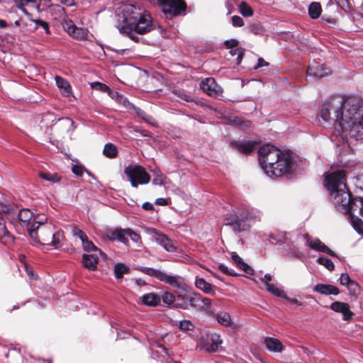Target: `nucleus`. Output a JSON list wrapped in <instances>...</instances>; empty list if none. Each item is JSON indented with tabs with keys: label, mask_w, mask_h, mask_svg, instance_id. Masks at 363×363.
Returning a JSON list of instances; mask_svg holds the SVG:
<instances>
[{
	"label": "nucleus",
	"mask_w": 363,
	"mask_h": 363,
	"mask_svg": "<svg viewBox=\"0 0 363 363\" xmlns=\"http://www.w3.org/2000/svg\"><path fill=\"white\" fill-rule=\"evenodd\" d=\"M230 54L232 56L237 55L236 63L239 65L241 62L244 52L242 49L236 48L235 47L231 48V50H230Z\"/></svg>",
	"instance_id": "49530a36"
},
{
	"label": "nucleus",
	"mask_w": 363,
	"mask_h": 363,
	"mask_svg": "<svg viewBox=\"0 0 363 363\" xmlns=\"http://www.w3.org/2000/svg\"><path fill=\"white\" fill-rule=\"evenodd\" d=\"M179 327L182 330H192L194 325L191 320H183L180 321Z\"/></svg>",
	"instance_id": "de8ad7c7"
},
{
	"label": "nucleus",
	"mask_w": 363,
	"mask_h": 363,
	"mask_svg": "<svg viewBox=\"0 0 363 363\" xmlns=\"http://www.w3.org/2000/svg\"><path fill=\"white\" fill-rule=\"evenodd\" d=\"M303 238L306 242V245L311 247L312 250L321 252L327 254L332 257H336V255L333 252L328 246H326L323 242L318 238H312L308 235H304Z\"/></svg>",
	"instance_id": "2eb2a0df"
},
{
	"label": "nucleus",
	"mask_w": 363,
	"mask_h": 363,
	"mask_svg": "<svg viewBox=\"0 0 363 363\" xmlns=\"http://www.w3.org/2000/svg\"><path fill=\"white\" fill-rule=\"evenodd\" d=\"M64 240V235L60 231L54 232L52 231V234H51L50 241L52 243V245L57 249L62 245V241Z\"/></svg>",
	"instance_id": "2f4dec72"
},
{
	"label": "nucleus",
	"mask_w": 363,
	"mask_h": 363,
	"mask_svg": "<svg viewBox=\"0 0 363 363\" xmlns=\"http://www.w3.org/2000/svg\"><path fill=\"white\" fill-rule=\"evenodd\" d=\"M259 216V212L257 210L247 209L242 212L230 214V218H228L225 225H230L235 232L247 230L251 226L250 221Z\"/></svg>",
	"instance_id": "39448f33"
},
{
	"label": "nucleus",
	"mask_w": 363,
	"mask_h": 363,
	"mask_svg": "<svg viewBox=\"0 0 363 363\" xmlns=\"http://www.w3.org/2000/svg\"><path fill=\"white\" fill-rule=\"evenodd\" d=\"M160 298L162 300L164 304L167 306H172L174 303L176 301L175 296L172 293L168 291L163 292Z\"/></svg>",
	"instance_id": "58836bf2"
},
{
	"label": "nucleus",
	"mask_w": 363,
	"mask_h": 363,
	"mask_svg": "<svg viewBox=\"0 0 363 363\" xmlns=\"http://www.w3.org/2000/svg\"><path fill=\"white\" fill-rule=\"evenodd\" d=\"M319 114L328 125L338 128L343 138L363 141V105L335 99L323 104Z\"/></svg>",
	"instance_id": "f257e3e1"
},
{
	"label": "nucleus",
	"mask_w": 363,
	"mask_h": 363,
	"mask_svg": "<svg viewBox=\"0 0 363 363\" xmlns=\"http://www.w3.org/2000/svg\"><path fill=\"white\" fill-rule=\"evenodd\" d=\"M143 119L147 123L153 125V126H155L157 125V123L155 121V120L151 116H149V115H147L145 113V115L143 117Z\"/></svg>",
	"instance_id": "69168bd1"
},
{
	"label": "nucleus",
	"mask_w": 363,
	"mask_h": 363,
	"mask_svg": "<svg viewBox=\"0 0 363 363\" xmlns=\"http://www.w3.org/2000/svg\"><path fill=\"white\" fill-rule=\"evenodd\" d=\"M160 281H163L178 289L184 290L186 284L182 277L178 275H170L162 272Z\"/></svg>",
	"instance_id": "f3484780"
},
{
	"label": "nucleus",
	"mask_w": 363,
	"mask_h": 363,
	"mask_svg": "<svg viewBox=\"0 0 363 363\" xmlns=\"http://www.w3.org/2000/svg\"><path fill=\"white\" fill-rule=\"evenodd\" d=\"M231 145L239 152L248 154L256 147L257 143L252 140H236L232 142Z\"/></svg>",
	"instance_id": "aec40b11"
},
{
	"label": "nucleus",
	"mask_w": 363,
	"mask_h": 363,
	"mask_svg": "<svg viewBox=\"0 0 363 363\" xmlns=\"http://www.w3.org/2000/svg\"><path fill=\"white\" fill-rule=\"evenodd\" d=\"M103 152L107 157L113 158L117 155L118 151L114 145L108 143L104 146Z\"/></svg>",
	"instance_id": "4c0bfd02"
},
{
	"label": "nucleus",
	"mask_w": 363,
	"mask_h": 363,
	"mask_svg": "<svg viewBox=\"0 0 363 363\" xmlns=\"http://www.w3.org/2000/svg\"><path fill=\"white\" fill-rule=\"evenodd\" d=\"M63 29L72 38L79 40H84L88 35V30L82 27H77L74 25V22L68 18H64L62 21Z\"/></svg>",
	"instance_id": "9d476101"
},
{
	"label": "nucleus",
	"mask_w": 363,
	"mask_h": 363,
	"mask_svg": "<svg viewBox=\"0 0 363 363\" xmlns=\"http://www.w3.org/2000/svg\"><path fill=\"white\" fill-rule=\"evenodd\" d=\"M160 296L155 293H148L143 296V302L146 306H157L160 303Z\"/></svg>",
	"instance_id": "393cba45"
},
{
	"label": "nucleus",
	"mask_w": 363,
	"mask_h": 363,
	"mask_svg": "<svg viewBox=\"0 0 363 363\" xmlns=\"http://www.w3.org/2000/svg\"><path fill=\"white\" fill-rule=\"evenodd\" d=\"M289 233L285 231H277L270 234V238L277 243L286 242L288 241Z\"/></svg>",
	"instance_id": "f704fd0d"
},
{
	"label": "nucleus",
	"mask_w": 363,
	"mask_h": 363,
	"mask_svg": "<svg viewBox=\"0 0 363 363\" xmlns=\"http://www.w3.org/2000/svg\"><path fill=\"white\" fill-rule=\"evenodd\" d=\"M217 321L224 325V326H229L231 323V318L230 315L228 313L225 312H221L217 314L216 316Z\"/></svg>",
	"instance_id": "e433bc0d"
},
{
	"label": "nucleus",
	"mask_w": 363,
	"mask_h": 363,
	"mask_svg": "<svg viewBox=\"0 0 363 363\" xmlns=\"http://www.w3.org/2000/svg\"><path fill=\"white\" fill-rule=\"evenodd\" d=\"M146 233L152 235V240L158 245H161L166 251L174 252L177 250V247L174 242L168 238L165 235L159 233L156 229L148 228L145 230Z\"/></svg>",
	"instance_id": "9b49d317"
},
{
	"label": "nucleus",
	"mask_w": 363,
	"mask_h": 363,
	"mask_svg": "<svg viewBox=\"0 0 363 363\" xmlns=\"http://www.w3.org/2000/svg\"><path fill=\"white\" fill-rule=\"evenodd\" d=\"M118 103L122 104L125 107L128 108H131L133 107V104L130 103L125 97L123 96L122 98H121V100H119Z\"/></svg>",
	"instance_id": "338daca9"
},
{
	"label": "nucleus",
	"mask_w": 363,
	"mask_h": 363,
	"mask_svg": "<svg viewBox=\"0 0 363 363\" xmlns=\"http://www.w3.org/2000/svg\"><path fill=\"white\" fill-rule=\"evenodd\" d=\"M222 342L223 341L218 334L206 333L201 336L197 342V346L200 350L210 353L217 351Z\"/></svg>",
	"instance_id": "6e6552de"
},
{
	"label": "nucleus",
	"mask_w": 363,
	"mask_h": 363,
	"mask_svg": "<svg viewBox=\"0 0 363 363\" xmlns=\"http://www.w3.org/2000/svg\"><path fill=\"white\" fill-rule=\"evenodd\" d=\"M23 209H16L10 208L4 203L0 202V216H5L13 224H21V213Z\"/></svg>",
	"instance_id": "f8f14e48"
},
{
	"label": "nucleus",
	"mask_w": 363,
	"mask_h": 363,
	"mask_svg": "<svg viewBox=\"0 0 363 363\" xmlns=\"http://www.w3.org/2000/svg\"><path fill=\"white\" fill-rule=\"evenodd\" d=\"M72 171L77 176H82L83 174V168L76 164L73 165Z\"/></svg>",
	"instance_id": "0e129e2a"
},
{
	"label": "nucleus",
	"mask_w": 363,
	"mask_h": 363,
	"mask_svg": "<svg viewBox=\"0 0 363 363\" xmlns=\"http://www.w3.org/2000/svg\"><path fill=\"white\" fill-rule=\"evenodd\" d=\"M124 173L128 177L133 187L137 188L138 184L149 183L150 177L141 166H128L125 168Z\"/></svg>",
	"instance_id": "0eeeda50"
},
{
	"label": "nucleus",
	"mask_w": 363,
	"mask_h": 363,
	"mask_svg": "<svg viewBox=\"0 0 363 363\" xmlns=\"http://www.w3.org/2000/svg\"><path fill=\"white\" fill-rule=\"evenodd\" d=\"M125 234L128 236H129L133 242H138L140 238L139 235L137 234L136 233H135L134 231H133L131 229H126Z\"/></svg>",
	"instance_id": "4d7b16f0"
},
{
	"label": "nucleus",
	"mask_w": 363,
	"mask_h": 363,
	"mask_svg": "<svg viewBox=\"0 0 363 363\" xmlns=\"http://www.w3.org/2000/svg\"><path fill=\"white\" fill-rule=\"evenodd\" d=\"M40 176L43 179L49 182H57L60 181V177L57 174L43 173Z\"/></svg>",
	"instance_id": "09e8293b"
},
{
	"label": "nucleus",
	"mask_w": 363,
	"mask_h": 363,
	"mask_svg": "<svg viewBox=\"0 0 363 363\" xmlns=\"http://www.w3.org/2000/svg\"><path fill=\"white\" fill-rule=\"evenodd\" d=\"M346 179L343 169H331L325 173L323 185L335 207L339 211L349 214L354 229L360 234L363 233V199L359 197L351 198Z\"/></svg>",
	"instance_id": "f03ea898"
},
{
	"label": "nucleus",
	"mask_w": 363,
	"mask_h": 363,
	"mask_svg": "<svg viewBox=\"0 0 363 363\" xmlns=\"http://www.w3.org/2000/svg\"><path fill=\"white\" fill-rule=\"evenodd\" d=\"M72 234L77 237L80 240H82L84 238L86 237V235L82 230L76 227L72 228Z\"/></svg>",
	"instance_id": "13d9d810"
},
{
	"label": "nucleus",
	"mask_w": 363,
	"mask_h": 363,
	"mask_svg": "<svg viewBox=\"0 0 363 363\" xmlns=\"http://www.w3.org/2000/svg\"><path fill=\"white\" fill-rule=\"evenodd\" d=\"M188 305L189 304L191 307L196 308L198 309L202 308L201 306V296L199 294H190L186 298Z\"/></svg>",
	"instance_id": "c9c22d12"
},
{
	"label": "nucleus",
	"mask_w": 363,
	"mask_h": 363,
	"mask_svg": "<svg viewBox=\"0 0 363 363\" xmlns=\"http://www.w3.org/2000/svg\"><path fill=\"white\" fill-rule=\"evenodd\" d=\"M264 343L266 347L270 352H279L282 350L283 346L281 342L276 338L267 337L265 338Z\"/></svg>",
	"instance_id": "5701e85b"
},
{
	"label": "nucleus",
	"mask_w": 363,
	"mask_h": 363,
	"mask_svg": "<svg viewBox=\"0 0 363 363\" xmlns=\"http://www.w3.org/2000/svg\"><path fill=\"white\" fill-rule=\"evenodd\" d=\"M258 161L264 173L269 177L289 175L295 168L294 158L289 152H283L269 144L258 150Z\"/></svg>",
	"instance_id": "20e7f679"
},
{
	"label": "nucleus",
	"mask_w": 363,
	"mask_h": 363,
	"mask_svg": "<svg viewBox=\"0 0 363 363\" xmlns=\"http://www.w3.org/2000/svg\"><path fill=\"white\" fill-rule=\"evenodd\" d=\"M99 254L83 255V266L90 271H94L99 259Z\"/></svg>",
	"instance_id": "4be33fe9"
},
{
	"label": "nucleus",
	"mask_w": 363,
	"mask_h": 363,
	"mask_svg": "<svg viewBox=\"0 0 363 363\" xmlns=\"http://www.w3.org/2000/svg\"><path fill=\"white\" fill-rule=\"evenodd\" d=\"M240 13L245 17H250L253 15L252 9L245 1H242L239 6Z\"/></svg>",
	"instance_id": "a19ab883"
},
{
	"label": "nucleus",
	"mask_w": 363,
	"mask_h": 363,
	"mask_svg": "<svg viewBox=\"0 0 363 363\" xmlns=\"http://www.w3.org/2000/svg\"><path fill=\"white\" fill-rule=\"evenodd\" d=\"M313 291L323 295H337L340 291L337 287L331 284H318Z\"/></svg>",
	"instance_id": "412c9836"
},
{
	"label": "nucleus",
	"mask_w": 363,
	"mask_h": 363,
	"mask_svg": "<svg viewBox=\"0 0 363 363\" xmlns=\"http://www.w3.org/2000/svg\"><path fill=\"white\" fill-rule=\"evenodd\" d=\"M317 262L319 264L323 265L329 271H333L335 268L333 262L328 258L320 257L317 259Z\"/></svg>",
	"instance_id": "79ce46f5"
},
{
	"label": "nucleus",
	"mask_w": 363,
	"mask_h": 363,
	"mask_svg": "<svg viewBox=\"0 0 363 363\" xmlns=\"http://www.w3.org/2000/svg\"><path fill=\"white\" fill-rule=\"evenodd\" d=\"M122 230L121 229H115L108 232L107 236L111 240H117L119 235L121 234Z\"/></svg>",
	"instance_id": "603ef678"
},
{
	"label": "nucleus",
	"mask_w": 363,
	"mask_h": 363,
	"mask_svg": "<svg viewBox=\"0 0 363 363\" xmlns=\"http://www.w3.org/2000/svg\"><path fill=\"white\" fill-rule=\"evenodd\" d=\"M200 87L211 96H218L223 92V89L213 77H208L203 80L200 84Z\"/></svg>",
	"instance_id": "ddd939ff"
},
{
	"label": "nucleus",
	"mask_w": 363,
	"mask_h": 363,
	"mask_svg": "<svg viewBox=\"0 0 363 363\" xmlns=\"http://www.w3.org/2000/svg\"><path fill=\"white\" fill-rule=\"evenodd\" d=\"M321 6L319 3L313 2L308 7V13L311 18L313 19L318 18L321 13Z\"/></svg>",
	"instance_id": "473e14b6"
},
{
	"label": "nucleus",
	"mask_w": 363,
	"mask_h": 363,
	"mask_svg": "<svg viewBox=\"0 0 363 363\" xmlns=\"http://www.w3.org/2000/svg\"><path fill=\"white\" fill-rule=\"evenodd\" d=\"M140 270L143 273L146 274H147V275H149L150 277H155V278H157L159 280L160 279V275L162 273V272L159 270V269H153V268L145 267H140Z\"/></svg>",
	"instance_id": "ea45409f"
},
{
	"label": "nucleus",
	"mask_w": 363,
	"mask_h": 363,
	"mask_svg": "<svg viewBox=\"0 0 363 363\" xmlns=\"http://www.w3.org/2000/svg\"><path fill=\"white\" fill-rule=\"evenodd\" d=\"M355 185L357 188L363 190V173L357 175Z\"/></svg>",
	"instance_id": "680f3d73"
},
{
	"label": "nucleus",
	"mask_w": 363,
	"mask_h": 363,
	"mask_svg": "<svg viewBox=\"0 0 363 363\" xmlns=\"http://www.w3.org/2000/svg\"><path fill=\"white\" fill-rule=\"evenodd\" d=\"M81 242L84 250L87 252H94L96 254H99L101 256L105 255L101 250H99L91 240L88 239L87 236L81 240Z\"/></svg>",
	"instance_id": "c85d7f7f"
},
{
	"label": "nucleus",
	"mask_w": 363,
	"mask_h": 363,
	"mask_svg": "<svg viewBox=\"0 0 363 363\" xmlns=\"http://www.w3.org/2000/svg\"><path fill=\"white\" fill-rule=\"evenodd\" d=\"M265 287L266 289L273 295L284 298H288V296L286 295L284 291L280 288L277 287L274 284L267 281Z\"/></svg>",
	"instance_id": "7c9ffc66"
},
{
	"label": "nucleus",
	"mask_w": 363,
	"mask_h": 363,
	"mask_svg": "<svg viewBox=\"0 0 363 363\" xmlns=\"http://www.w3.org/2000/svg\"><path fill=\"white\" fill-rule=\"evenodd\" d=\"M166 15L176 16L186 10V6L184 0H157Z\"/></svg>",
	"instance_id": "1a4fd4ad"
},
{
	"label": "nucleus",
	"mask_w": 363,
	"mask_h": 363,
	"mask_svg": "<svg viewBox=\"0 0 363 363\" xmlns=\"http://www.w3.org/2000/svg\"><path fill=\"white\" fill-rule=\"evenodd\" d=\"M54 230V227L52 223L44 221L40 225L38 228V237L39 240V244L36 246L45 244L50 240L51 234H52V231Z\"/></svg>",
	"instance_id": "dca6fc26"
},
{
	"label": "nucleus",
	"mask_w": 363,
	"mask_h": 363,
	"mask_svg": "<svg viewBox=\"0 0 363 363\" xmlns=\"http://www.w3.org/2000/svg\"><path fill=\"white\" fill-rule=\"evenodd\" d=\"M91 86L97 90L109 92L108 87L106 84L101 82H93L91 84Z\"/></svg>",
	"instance_id": "864d4df0"
},
{
	"label": "nucleus",
	"mask_w": 363,
	"mask_h": 363,
	"mask_svg": "<svg viewBox=\"0 0 363 363\" xmlns=\"http://www.w3.org/2000/svg\"><path fill=\"white\" fill-rule=\"evenodd\" d=\"M24 15L28 17V21L26 23V26L28 27L30 30H35L41 28L45 31L46 34L50 33V29L48 23L38 18H32L30 14L24 9Z\"/></svg>",
	"instance_id": "a211bd4d"
},
{
	"label": "nucleus",
	"mask_w": 363,
	"mask_h": 363,
	"mask_svg": "<svg viewBox=\"0 0 363 363\" xmlns=\"http://www.w3.org/2000/svg\"><path fill=\"white\" fill-rule=\"evenodd\" d=\"M120 11L122 20L117 28L133 41H138V34L144 35L154 28L150 13L139 4H123Z\"/></svg>",
	"instance_id": "7ed1b4c3"
},
{
	"label": "nucleus",
	"mask_w": 363,
	"mask_h": 363,
	"mask_svg": "<svg viewBox=\"0 0 363 363\" xmlns=\"http://www.w3.org/2000/svg\"><path fill=\"white\" fill-rule=\"evenodd\" d=\"M352 279H350V276L347 273H342L340 277V283L343 286H347Z\"/></svg>",
	"instance_id": "5fc2aeb1"
},
{
	"label": "nucleus",
	"mask_w": 363,
	"mask_h": 363,
	"mask_svg": "<svg viewBox=\"0 0 363 363\" xmlns=\"http://www.w3.org/2000/svg\"><path fill=\"white\" fill-rule=\"evenodd\" d=\"M231 259L234 262L235 264H237L242 270L249 274H252L253 272V269L249 266L247 263H245L243 259L235 252H233L231 254Z\"/></svg>",
	"instance_id": "b1692460"
},
{
	"label": "nucleus",
	"mask_w": 363,
	"mask_h": 363,
	"mask_svg": "<svg viewBox=\"0 0 363 363\" xmlns=\"http://www.w3.org/2000/svg\"><path fill=\"white\" fill-rule=\"evenodd\" d=\"M0 240L4 244L13 242L14 238L8 231L6 225L0 220Z\"/></svg>",
	"instance_id": "cd10ccee"
},
{
	"label": "nucleus",
	"mask_w": 363,
	"mask_h": 363,
	"mask_svg": "<svg viewBox=\"0 0 363 363\" xmlns=\"http://www.w3.org/2000/svg\"><path fill=\"white\" fill-rule=\"evenodd\" d=\"M336 2L345 11H349L350 6L347 0H336Z\"/></svg>",
	"instance_id": "052dcab7"
},
{
	"label": "nucleus",
	"mask_w": 363,
	"mask_h": 363,
	"mask_svg": "<svg viewBox=\"0 0 363 363\" xmlns=\"http://www.w3.org/2000/svg\"><path fill=\"white\" fill-rule=\"evenodd\" d=\"M128 272L129 267L124 264L118 263L114 266L115 277L118 279H121L123 276Z\"/></svg>",
	"instance_id": "72a5a7b5"
},
{
	"label": "nucleus",
	"mask_w": 363,
	"mask_h": 363,
	"mask_svg": "<svg viewBox=\"0 0 363 363\" xmlns=\"http://www.w3.org/2000/svg\"><path fill=\"white\" fill-rule=\"evenodd\" d=\"M24 6L36 10L38 12L40 4L38 0H24Z\"/></svg>",
	"instance_id": "8fccbe9b"
},
{
	"label": "nucleus",
	"mask_w": 363,
	"mask_h": 363,
	"mask_svg": "<svg viewBox=\"0 0 363 363\" xmlns=\"http://www.w3.org/2000/svg\"><path fill=\"white\" fill-rule=\"evenodd\" d=\"M330 308L337 313H341L345 320H350L353 315L348 303H346L335 301L330 305Z\"/></svg>",
	"instance_id": "6ab92c4d"
},
{
	"label": "nucleus",
	"mask_w": 363,
	"mask_h": 363,
	"mask_svg": "<svg viewBox=\"0 0 363 363\" xmlns=\"http://www.w3.org/2000/svg\"><path fill=\"white\" fill-rule=\"evenodd\" d=\"M155 178L152 180V184L154 185L162 186L163 184V179L164 178V175L159 169H155L153 171Z\"/></svg>",
	"instance_id": "a18cd8bd"
},
{
	"label": "nucleus",
	"mask_w": 363,
	"mask_h": 363,
	"mask_svg": "<svg viewBox=\"0 0 363 363\" xmlns=\"http://www.w3.org/2000/svg\"><path fill=\"white\" fill-rule=\"evenodd\" d=\"M55 80L57 87L62 90L64 95L68 96L71 94V86L69 83L60 76H56L55 77Z\"/></svg>",
	"instance_id": "bb28decb"
},
{
	"label": "nucleus",
	"mask_w": 363,
	"mask_h": 363,
	"mask_svg": "<svg viewBox=\"0 0 363 363\" xmlns=\"http://www.w3.org/2000/svg\"><path fill=\"white\" fill-rule=\"evenodd\" d=\"M201 306L202 308H199L201 311H205L206 312L211 313L212 310L211 308V301L208 298H204L201 296Z\"/></svg>",
	"instance_id": "37998d69"
},
{
	"label": "nucleus",
	"mask_w": 363,
	"mask_h": 363,
	"mask_svg": "<svg viewBox=\"0 0 363 363\" xmlns=\"http://www.w3.org/2000/svg\"><path fill=\"white\" fill-rule=\"evenodd\" d=\"M232 24L233 26L241 27L244 25L243 19L239 16L232 17Z\"/></svg>",
	"instance_id": "6e6d98bb"
},
{
	"label": "nucleus",
	"mask_w": 363,
	"mask_h": 363,
	"mask_svg": "<svg viewBox=\"0 0 363 363\" xmlns=\"http://www.w3.org/2000/svg\"><path fill=\"white\" fill-rule=\"evenodd\" d=\"M347 288L350 295L356 296L359 292V286L358 284L352 280L347 286Z\"/></svg>",
	"instance_id": "c03bdc74"
},
{
	"label": "nucleus",
	"mask_w": 363,
	"mask_h": 363,
	"mask_svg": "<svg viewBox=\"0 0 363 363\" xmlns=\"http://www.w3.org/2000/svg\"><path fill=\"white\" fill-rule=\"evenodd\" d=\"M24 270L26 271L27 275L29 279L31 280H37L38 275L35 273V272L30 268L25 262H24Z\"/></svg>",
	"instance_id": "3c124183"
},
{
	"label": "nucleus",
	"mask_w": 363,
	"mask_h": 363,
	"mask_svg": "<svg viewBox=\"0 0 363 363\" xmlns=\"http://www.w3.org/2000/svg\"><path fill=\"white\" fill-rule=\"evenodd\" d=\"M218 269L220 272H222L224 274H230V275H235V273L233 272V270L229 269L227 266H225L223 264H220L218 266Z\"/></svg>",
	"instance_id": "bf43d9fd"
},
{
	"label": "nucleus",
	"mask_w": 363,
	"mask_h": 363,
	"mask_svg": "<svg viewBox=\"0 0 363 363\" xmlns=\"http://www.w3.org/2000/svg\"><path fill=\"white\" fill-rule=\"evenodd\" d=\"M225 45L230 48H233L238 46V41L235 39L226 40L224 42Z\"/></svg>",
	"instance_id": "e2e57ef3"
},
{
	"label": "nucleus",
	"mask_w": 363,
	"mask_h": 363,
	"mask_svg": "<svg viewBox=\"0 0 363 363\" xmlns=\"http://www.w3.org/2000/svg\"><path fill=\"white\" fill-rule=\"evenodd\" d=\"M195 285L198 289L206 294L215 293L212 285L210 283L206 281V280L203 278L196 277L195 279Z\"/></svg>",
	"instance_id": "a878e982"
},
{
	"label": "nucleus",
	"mask_w": 363,
	"mask_h": 363,
	"mask_svg": "<svg viewBox=\"0 0 363 363\" xmlns=\"http://www.w3.org/2000/svg\"><path fill=\"white\" fill-rule=\"evenodd\" d=\"M330 74V70L317 62L309 64L307 71V78L320 79Z\"/></svg>",
	"instance_id": "4468645a"
},
{
	"label": "nucleus",
	"mask_w": 363,
	"mask_h": 363,
	"mask_svg": "<svg viewBox=\"0 0 363 363\" xmlns=\"http://www.w3.org/2000/svg\"><path fill=\"white\" fill-rule=\"evenodd\" d=\"M125 235H127L125 234V230H122L117 240L122 243L126 244L128 242V239L125 237Z\"/></svg>",
	"instance_id": "774afa93"
},
{
	"label": "nucleus",
	"mask_w": 363,
	"mask_h": 363,
	"mask_svg": "<svg viewBox=\"0 0 363 363\" xmlns=\"http://www.w3.org/2000/svg\"><path fill=\"white\" fill-rule=\"evenodd\" d=\"M47 218L43 216L35 213L29 208H24V228H26L28 235L33 245L39 244L38 237V228L42 223Z\"/></svg>",
	"instance_id": "423d86ee"
},
{
	"label": "nucleus",
	"mask_w": 363,
	"mask_h": 363,
	"mask_svg": "<svg viewBox=\"0 0 363 363\" xmlns=\"http://www.w3.org/2000/svg\"><path fill=\"white\" fill-rule=\"evenodd\" d=\"M6 357L9 359V363H21L22 355L20 349H12L9 351L6 354Z\"/></svg>",
	"instance_id": "c756f323"
}]
</instances>
